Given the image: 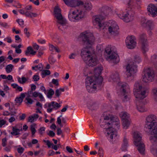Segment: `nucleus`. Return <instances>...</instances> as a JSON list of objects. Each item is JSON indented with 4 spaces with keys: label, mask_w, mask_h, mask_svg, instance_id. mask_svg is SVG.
Returning <instances> with one entry per match:
<instances>
[{
    "label": "nucleus",
    "mask_w": 157,
    "mask_h": 157,
    "mask_svg": "<svg viewBox=\"0 0 157 157\" xmlns=\"http://www.w3.org/2000/svg\"><path fill=\"white\" fill-rule=\"evenodd\" d=\"M130 120H122V126L124 129H127L130 124Z\"/></svg>",
    "instance_id": "nucleus-28"
},
{
    "label": "nucleus",
    "mask_w": 157,
    "mask_h": 157,
    "mask_svg": "<svg viewBox=\"0 0 157 157\" xmlns=\"http://www.w3.org/2000/svg\"><path fill=\"white\" fill-rule=\"evenodd\" d=\"M151 151L155 156L157 157V145L153 144L151 147Z\"/></svg>",
    "instance_id": "nucleus-25"
},
{
    "label": "nucleus",
    "mask_w": 157,
    "mask_h": 157,
    "mask_svg": "<svg viewBox=\"0 0 157 157\" xmlns=\"http://www.w3.org/2000/svg\"><path fill=\"white\" fill-rule=\"evenodd\" d=\"M30 129L32 132V135H34L36 132V130L34 127L33 125H31Z\"/></svg>",
    "instance_id": "nucleus-40"
},
{
    "label": "nucleus",
    "mask_w": 157,
    "mask_h": 157,
    "mask_svg": "<svg viewBox=\"0 0 157 157\" xmlns=\"http://www.w3.org/2000/svg\"><path fill=\"white\" fill-rule=\"evenodd\" d=\"M18 11L21 14L25 15L26 17L31 18L36 17L37 16V14L36 13L31 12L29 11H25L24 9L19 10Z\"/></svg>",
    "instance_id": "nucleus-20"
},
{
    "label": "nucleus",
    "mask_w": 157,
    "mask_h": 157,
    "mask_svg": "<svg viewBox=\"0 0 157 157\" xmlns=\"http://www.w3.org/2000/svg\"><path fill=\"white\" fill-rule=\"evenodd\" d=\"M0 25L4 28L8 26V24L6 23L2 22H0Z\"/></svg>",
    "instance_id": "nucleus-61"
},
{
    "label": "nucleus",
    "mask_w": 157,
    "mask_h": 157,
    "mask_svg": "<svg viewBox=\"0 0 157 157\" xmlns=\"http://www.w3.org/2000/svg\"><path fill=\"white\" fill-rule=\"evenodd\" d=\"M104 120V121L102 122H100L101 127L103 129V131L107 138L110 141H112L113 138L117 136V132L113 127L119 129L120 121L117 117L110 115L105 116Z\"/></svg>",
    "instance_id": "nucleus-3"
},
{
    "label": "nucleus",
    "mask_w": 157,
    "mask_h": 157,
    "mask_svg": "<svg viewBox=\"0 0 157 157\" xmlns=\"http://www.w3.org/2000/svg\"><path fill=\"white\" fill-rule=\"evenodd\" d=\"M33 90H28V91L27 92V96H28V97H31V95L32 94L33 92Z\"/></svg>",
    "instance_id": "nucleus-59"
},
{
    "label": "nucleus",
    "mask_w": 157,
    "mask_h": 157,
    "mask_svg": "<svg viewBox=\"0 0 157 157\" xmlns=\"http://www.w3.org/2000/svg\"><path fill=\"white\" fill-rule=\"evenodd\" d=\"M99 152L98 153V155L100 157H102L103 155V150L102 148H100L99 149Z\"/></svg>",
    "instance_id": "nucleus-49"
},
{
    "label": "nucleus",
    "mask_w": 157,
    "mask_h": 157,
    "mask_svg": "<svg viewBox=\"0 0 157 157\" xmlns=\"http://www.w3.org/2000/svg\"><path fill=\"white\" fill-rule=\"evenodd\" d=\"M32 6L31 5H29L26 6L24 8V9L25 10V11H28L29 10H30L32 9Z\"/></svg>",
    "instance_id": "nucleus-44"
},
{
    "label": "nucleus",
    "mask_w": 157,
    "mask_h": 157,
    "mask_svg": "<svg viewBox=\"0 0 157 157\" xmlns=\"http://www.w3.org/2000/svg\"><path fill=\"white\" fill-rule=\"evenodd\" d=\"M128 146H126L124 145H123L121 148V149L122 151H127V147Z\"/></svg>",
    "instance_id": "nucleus-62"
},
{
    "label": "nucleus",
    "mask_w": 157,
    "mask_h": 157,
    "mask_svg": "<svg viewBox=\"0 0 157 157\" xmlns=\"http://www.w3.org/2000/svg\"><path fill=\"white\" fill-rule=\"evenodd\" d=\"M30 97H28L27 96L25 100L27 101L26 102V104H32L33 102H34L30 98Z\"/></svg>",
    "instance_id": "nucleus-35"
},
{
    "label": "nucleus",
    "mask_w": 157,
    "mask_h": 157,
    "mask_svg": "<svg viewBox=\"0 0 157 157\" xmlns=\"http://www.w3.org/2000/svg\"><path fill=\"white\" fill-rule=\"evenodd\" d=\"M39 93H38L36 91H35L33 93L32 97L34 98H36L38 96V95H39Z\"/></svg>",
    "instance_id": "nucleus-63"
},
{
    "label": "nucleus",
    "mask_w": 157,
    "mask_h": 157,
    "mask_svg": "<svg viewBox=\"0 0 157 157\" xmlns=\"http://www.w3.org/2000/svg\"><path fill=\"white\" fill-rule=\"evenodd\" d=\"M141 60L140 57L139 56L136 55L134 57V62H130L128 64L126 68L128 76H133L137 71L136 64L139 63Z\"/></svg>",
    "instance_id": "nucleus-7"
},
{
    "label": "nucleus",
    "mask_w": 157,
    "mask_h": 157,
    "mask_svg": "<svg viewBox=\"0 0 157 157\" xmlns=\"http://www.w3.org/2000/svg\"><path fill=\"white\" fill-rule=\"evenodd\" d=\"M52 82L56 86L59 85V82L58 79H52Z\"/></svg>",
    "instance_id": "nucleus-52"
},
{
    "label": "nucleus",
    "mask_w": 157,
    "mask_h": 157,
    "mask_svg": "<svg viewBox=\"0 0 157 157\" xmlns=\"http://www.w3.org/2000/svg\"><path fill=\"white\" fill-rule=\"evenodd\" d=\"M35 120L33 118V117L31 116H29L28 117V121L29 122H30L31 123H32Z\"/></svg>",
    "instance_id": "nucleus-53"
},
{
    "label": "nucleus",
    "mask_w": 157,
    "mask_h": 157,
    "mask_svg": "<svg viewBox=\"0 0 157 157\" xmlns=\"http://www.w3.org/2000/svg\"><path fill=\"white\" fill-rule=\"evenodd\" d=\"M154 97L155 100L157 101V88L154 89L152 90Z\"/></svg>",
    "instance_id": "nucleus-38"
},
{
    "label": "nucleus",
    "mask_w": 157,
    "mask_h": 157,
    "mask_svg": "<svg viewBox=\"0 0 157 157\" xmlns=\"http://www.w3.org/2000/svg\"><path fill=\"white\" fill-rule=\"evenodd\" d=\"M54 94V90L52 89H50L48 91L47 96L49 98H51Z\"/></svg>",
    "instance_id": "nucleus-33"
},
{
    "label": "nucleus",
    "mask_w": 157,
    "mask_h": 157,
    "mask_svg": "<svg viewBox=\"0 0 157 157\" xmlns=\"http://www.w3.org/2000/svg\"><path fill=\"white\" fill-rule=\"evenodd\" d=\"M37 70H38L40 71H42L43 69V67L42 64L40 63L38 65L35 66Z\"/></svg>",
    "instance_id": "nucleus-39"
},
{
    "label": "nucleus",
    "mask_w": 157,
    "mask_h": 157,
    "mask_svg": "<svg viewBox=\"0 0 157 157\" xmlns=\"http://www.w3.org/2000/svg\"><path fill=\"white\" fill-rule=\"evenodd\" d=\"M102 70L101 67H97L94 69V76L87 77L86 78V86L89 92L95 93L101 86L103 80V78L100 76Z\"/></svg>",
    "instance_id": "nucleus-4"
},
{
    "label": "nucleus",
    "mask_w": 157,
    "mask_h": 157,
    "mask_svg": "<svg viewBox=\"0 0 157 157\" xmlns=\"http://www.w3.org/2000/svg\"><path fill=\"white\" fill-rule=\"evenodd\" d=\"M110 77L114 82H118L119 80V74L117 72L113 73L111 75Z\"/></svg>",
    "instance_id": "nucleus-27"
},
{
    "label": "nucleus",
    "mask_w": 157,
    "mask_h": 157,
    "mask_svg": "<svg viewBox=\"0 0 157 157\" xmlns=\"http://www.w3.org/2000/svg\"><path fill=\"white\" fill-rule=\"evenodd\" d=\"M124 3H126L128 6H135L138 8L141 4V2L140 0H136L135 2H132V0H124Z\"/></svg>",
    "instance_id": "nucleus-22"
},
{
    "label": "nucleus",
    "mask_w": 157,
    "mask_h": 157,
    "mask_svg": "<svg viewBox=\"0 0 157 157\" xmlns=\"http://www.w3.org/2000/svg\"><path fill=\"white\" fill-rule=\"evenodd\" d=\"M49 61L50 63L51 64H53L56 61V60L52 56H51L49 58Z\"/></svg>",
    "instance_id": "nucleus-36"
},
{
    "label": "nucleus",
    "mask_w": 157,
    "mask_h": 157,
    "mask_svg": "<svg viewBox=\"0 0 157 157\" xmlns=\"http://www.w3.org/2000/svg\"><path fill=\"white\" fill-rule=\"evenodd\" d=\"M17 21L21 26H22L24 25V21L22 19H18L17 20Z\"/></svg>",
    "instance_id": "nucleus-45"
},
{
    "label": "nucleus",
    "mask_w": 157,
    "mask_h": 157,
    "mask_svg": "<svg viewBox=\"0 0 157 157\" xmlns=\"http://www.w3.org/2000/svg\"><path fill=\"white\" fill-rule=\"evenodd\" d=\"M105 52L109 55L108 59L110 62L115 64L119 62L120 60L118 56L117 53L111 50L110 47H107Z\"/></svg>",
    "instance_id": "nucleus-12"
},
{
    "label": "nucleus",
    "mask_w": 157,
    "mask_h": 157,
    "mask_svg": "<svg viewBox=\"0 0 157 157\" xmlns=\"http://www.w3.org/2000/svg\"><path fill=\"white\" fill-rule=\"evenodd\" d=\"M83 6L85 10L88 11L90 10L93 7L91 3L87 0H84Z\"/></svg>",
    "instance_id": "nucleus-23"
},
{
    "label": "nucleus",
    "mask_w": 157,
    "mask_h": 157,
    "mask_svg": "<svg viewBox=\"0 0 157 157\" xmlns=\"http://www.w3.org/2000/svg\"><path fill=\"white\" fill-rule=\"evenodd\" d=\"M7 40V41L9 43H11L12 42V40L11 39L10 37H7L5 38L4 39V40Z\"/></svg>",
    "instance_id": "nucleus-51"
},
{
    "label": "nucleus",
    "mask_w": 157,
    "mask_h": 157,
    "mask_svg": "<svg viewBox=\"0 0 157 157\" xmlns=\"http://www.w3.org/2000/svg\"><path fill=\"white\" fill-rule=\"evenodd\" d=\"M15 101L17 103H21L23 101L22 99L19 97L17 98Z\"/></svg>",
    "instance_id": "nucleus-50"
},
{
    "label": "nucleus",
    "mask_w": 157,
    "mask_h": 157,
    "mask_svg": "<svg viewBox=\"0 0 157 157\" xmlns=\"http://www.w3.org/2000/svg\"><path fill=\"white\" fill-rule=\"evenodd\" d=\"M61 121L62 119L59 117H58L57 119V122L58 124L60 125L62 127L63 125L61 124Z\"/></svg>",
    "instance_id": "nucleus-64"
},
{
    "label": "nucleus",
    "mask_w": 157,
    "mask_h": 157,
    "mask_svg": "<svg viewBox=\"0 0 157 157\" xmlns=\"http://www.w3.org/2000/svg\"><path fill=\"white\" fill-rule=\"evenodd\" d=\"M145 130L152 135L150 138L151 141L153 143H157V117L154 115L148 116L146 119L144 126Z\"/></svg>",
    "instance_id": "nucleus-6"
},
{
    "label": "nucleus",
    "mask_w": 157,
    "mask_h": 157,
    "mask_svg": "<svg viewBox=\"0 0 157 157\" xmlns=\"http://www.w3.org/2000/svg\"><path fill=\"white\" fill-rule=\"evenodd\" d=\"M45 128L44 127L40 128L38 130V131L40 134L42 135L45 131Z\"/></svg>",
    "instance_id": "nucleus-43"
},
{
    "label": "nucleus",
    "mask_w": 157,
    "mask_h": 157,
    "mask_svg": "<svg viewBox=\"0 0 157 157\" xmlns=\"http://www.w3.org/2000/svg\"><path fill=\"white\" fill-rule=\"evenodd\" d=\"M24 33L27 37H29L30 36V33L28 31V29L27 28L24 29Z\"/></svg>",
    "instance_id": "nucleus-46"
},
{
    "label": "nucleus",
    "mask_w": 157,
    "mask_h": 157,
    "mask_svg": "<svg viewBox=\"0 0 157 157\" xmlns=\"http://www.w3.org/2000/svg\"><path fill=\"white\" fill-rule=\"evenodd\" d=\"M43 141L46 143V145L48 146V147L50 148L52 146V143H51L50 141L48 140H44Z\"/></svg>",
    "instance_id": "nucleus-42"
},
{
    "label": "nucleus",
    "mask_w": 157,
    "mask_h": 157,
    "mask_svg": "<svg viewBox=\"0 0 157 157\" xmlns=\"http://www.w3.org/2000/svg\"><path fill=\"white\" fill-rule=\"evenodd\" d=\"M66 149L67 151L70 153H72L73 152L71 148L68 146L66 147Z\"/></svg>",
    "instance_id": "nucleus-56"
},
{
    "label": "nucleus",
    "mask_w": 157,
    "mask_h": 157,
    "mask_svg": "<svg viewBox=\"0 0 157 157\" xmlns=\"http://www.w3.org/2000/svg\"><path fill=\"white\" fill-rule=\"evenodd\" d=\"M22 131L21 124H17L12 127V131L10 134L13 136L20 135L21 134L20 132Z\"/></svg>",
    "instance_id": "nucleus-18"
},
{
    "label": "nucleus",
    "mask_w": 157,
    "mask_h": 157,
    "mask_svg": "<svg viewBox=\"0 0 157 157\" xmlns=\"http://www.w3.org/2000/svg\"><path fill=\"white\" fill-rule=\"evenodd\" d=\"M125 43L128 48L132 49L134 48L136 44L134 36H131L127 37L125 40Z\"/></svg>",
    "instance_id": "nucleus-17"
},
{
    "label": "nucleus",
    "mask_w": 157,
    "mask_h": 157,
    "mask_svg": "<svg viewBox=\"0 0 157 157\" xmlns=\"http://www.w3.org/2000/svg\"><path fill=\"white\" fill-rule=\"evenodd\" d=\"M141 24L144 27L151 30L153 25V21L151 20L147 21L145 18H142L141 22Z\"/></svg>",
    "instance_id": "nucleus-19"
},
{
    "label": "nucleus",
    "mask_w": 157,
    "mask_h": 157,
    "mask_svg": "<svg viewBox=\"0 0 157 157\" xmlns=\"http://www.w3.org/2000/svg\"><path fill=\"white\" fill-rule=\"evenodd\" d=\"M85 15V12L81 9H76L74 11H70L68 15L69 20L73 22L79 21Z\"/></svg>",
    "instance_id": "nucleus-9"
},
{
    "label": "nucleus",
    "mask_w": 157,
    "mask_h": 157,
    "mask_svg": "<svg viewBox=\"0 0 157 157\" xmlns=\"http://www.w3.org/2000/svg\"><path fill=\"white\" fill-rule=\"evenodd\" d=\"M48 135L51 137H53L55 136V134L53 131L50 130Z\"/></svg>",
    "instance_id": "nucleus-55"
},
{
    "label": "nucleus",
    "mask_w": 157,
    "mask_h": 157,
    "mask_svg": "<svg viewBox=\"0 0 157 157\" xmlns=\"http://www.w3.org/2000/svg\"><path fill=\"white\" fill-rule=\"evenodd\" d=\"M15 39L16 41H19V42L21 41V39L19 35H16L15 36Z\"/></svg>",
    "instance_id": "nucleus-60"
},
{
    "label": "nucleus",
    "mask_w": 157,
    "mask_h": 157,
    "mask_svg": "<svg viewBox=\"0 0 157 157\" xmlns=\"http://www.w3.org/2000/svg\"><path fill=\"white\" fill-rule=\"evenodd\" d=\"M120 116L123 120H130L129 118V114L126 112H121L120 114Z\"/></svg>",
    "instance_id": "nucleus-24"
},
{
    "label": "nucleus",
    "mask_w": 157,
    "mask_h": 157,
    "mask_svg": "<svg viewBox=\"0 0 157 157\" xmlns=\"http://www.w3.org/2000/svg\"><path fill=\"white\" fill-rule=\"evenodd\" d=\"M29 1L32 2L36 6H38L40 4L39 1H34V0H29Z\"/></svg>",
    "instance_id": "nucleus-57"
},
{
    "label": "nucleus",
    "mask_w": 157,
    "mask_h": 157,
    "mask_svg": "<svg viewBox=\"0 0 157 157\" xmlns=\"http://www.w3.org/2000/svg\"><path fill=\"white\" fill-rule=\"evenodd\" d=\"M133 137L135 145L137 147L139 153L143 155L144 154L145 145L142 140V136L140 133L137 131L134 132Z\"/></svg>",
    "instance_id": "nucleus-8"
},
{
    "label": "nucleus",
    "mask_w": 157,
    "mask_h": 157,
    "mask_svg": "<svg viewBox=\"0 0 157 157\" xmlns=\"http://www.w3.org/2000/svg\"><path fill=\"white\" fill-rule=\"evenodd\" d=\"M61 11L60 9L58 6H55L54 9V15L57 20V23L63 25L66 24V21L63 19Z\"/></svg>",
    "instance_id": "nucleus-13"
},
{
    "label": "nucleus",
    "mask_w": 157,
    "mask_h": 157,
    "mask_svg": "<svg viewBox=\"0 0 157 157\" xmlns=\"http://www.w3.org/2000/svg\"><path fill=\"white\" fill-rule=\"evenodd\" d=\"M61 105L60 103H58L56 101H52L50 102H47L44 105L45 108H47V112L51 113L53 110H56L58 109Z\"/></svg>",
    "instance_id": "nucleus-14"
},
{
    "label": "nucleus",
    "mask_w": 157,
    "mask_h": 157,
    "mask_svg": "<svg viewBox=\"0 0 157 157\" xmlns=\"http://www.w3.org/2000/svg\"><path fill=\"white\" fill-rule=\"evenodd\" d=\"M13 67V66L12 64L7 65L5 68L6 72L8 73L12 71Z\"/></svg>",
    "instance_id": "nucleus-30"
},
{
    "label": "nucleus",
    "mask_w": 157,
    "mask_h": 157,
    "mask_svg": "<svg viewBox=\"0 0 157 157\" xmlns=\"http://www.w3.org/2000/svg\"><path fill=\"white\" fill-rule=\"evenodd\" d=\"M50 71L48 70H42L41 73L42 77L43 78H44L47 75H50Z\"/></svg>",
    "instance_id": "nucleus-31"
},
{
    "label": "nucleus",
    "mask_w": 157,
    "mask_h": 157,
    "mask_svg": "<svg viewBox=\"0 0 157 157\" xmlns=\"http://www.w3.org/2000/svg\"><path fill=\"white\" fill-rule=\"evenodd\" d=\"M33 78L34 81H37L39 79V77L38 75H34L33 77Z\"/></svg>",
    "instance_id": "nucleus-54"
},
{
    "label": "nucleus",
    "mask_w": 157,
    "mask_h": 157,
    "mask_svg": "<svg viewBox=\"0 0 157 157\" xmlns=\"http://www.w3.org/2000/svg\"><path fill=\"white\" fill-rule=\"evenodd\" d=\"M148 92L147 90L143 87L139 82H136L135 84L133 92L136 98L137 108L140 112H143L147 111L142 100L146 97V93Z\"/></svg>",
    "instance_id": "nucleus-5"
},
{
    "label": "nucleus",
    "mask_w": 157,
    "mask_h": 157,
    "mask_svg": "<svg viewBox=\"0 0 157 157\" xmlns=\"http://www.w3.org/2000/svg\"><path fill=\"white\" fill-rule=\"evenodd\" d=\"M117 87L120 89L121 92L124 96L123 101H126L129 100L130 90L128 85L124 82H119L118 83Z\"/></svg>",
    "instance_id": "nucleus-10"
},
{
    "label": "nucleus",
    "mask_w": 157,
    "mask_h": 157,
    "mask_svg": "<svg viewBox=\"0 0 157 157\" xmlns=\"http://www.w3.org/2000/svg\"><path fill=\"white\" fill-rule=\"evenodd\" d=\"M107 9H108L107 6H103L100 9L101 11L100 14L93 17V24L94 25H98L100 29H108L107 33L110 35L117 36L119 33V27L115 21H110L106 24L104 22L103 20L109 14Z\"/></svg>",
    "instance_id": "nucleus-2"
},
{
    "label": "nucleus",
    "mask_w": 157,
    "mask_h": 157,
    "mask_svg": "<svg viewBox=\"0 0 157 157\" xmlns=\"http://www.w3.org/2000/svg\"><path fill=\"white\" fill-rule=\"evenodd\" d=\"M2 145L3 147H5L6 145V138H4L2 139Z\"/></svg>",
    "instance_id": "nucleus-58"
},
{
    "label": "nucleus",
    "mask_w": 157,
    "mask_h": 157,
    "mask_svg": "<svg viewBox=\"0 0 157 157\" xmlns=\"http://www.w3.org/2000/svg\"><path fill=\"white\" fill-rule=\"evenodd\" d=\"M17 150L19 153L21 154L23 152L24 148L22 147H19L17 149Z\"/></svg>",
    "instance_id": "nucleus-47"
},
{
    "label": "nucleus",
    "mask_w": 157,
    "mask_h": 157,
    "mask_svg": "<svg viewBox=\"0 0 157 157\" xmlns=\"http://www.w3.org/2000/svg\"><path fill=\"white\" fill-rule=\"evenodd\" d=\"M61 94V92L59 91V90L57 89L55 91V94L56 97H59Z\"/></svg>",
    "instance_id": "nucleus-48"
},
{
    "label": "nucleus",
    "mask_w": 157,
    "mask_h": 157,
    "mask_svg": "<svg viewBox=\"0 0 157 157\" xmlns=\"http://www.w3.org/2000/svg\"><path fill=\"white\" fill-rule=\"evenodd\" d=\"M49 49L50 51H52V52H53L54 50L58 53L60 52V50L58 47L54 46L52 44L49 45Z\"/></svg>",
    "instance_id": "nucleus-29"
},
{
    "label": "nucleus",
    "mask_w": 157,
    "mask_h": 157,
    "mask_svg": "<svg viewBox=\"0 0 157 157\" xmlns=\"http://www.w3.org/2000/svg\"><path fill=\"white\" fill-rule=\"evenodd\" d=\"M144 75L143 81L145 82L152 81L154 77V73L153 70L150 68H145L144 70Z\"/></svg>",
    "instance_id": "nucleus-11"
},
{
    "label": "nucleus",
    "mask_w": 157,
    "mask_h": 157,
    "mask_svg": "<svg viewBox=\"0 0 157 157\" xmlns=\"http://www.w3.org/2000/svg\"><path fill=\"white\" fill-rule=\"evenodd\" d=\"M140 42L141 44L143 52L144 53L148 50L147 37L145 34L143 33L140 35Z\"/></svg>",
    "instance_id": "nucleus-16"
},
{
    "label": "nucleus",
    "mask_w": 157,
    "mask_h": 157,
    "mask_svg": "<svg viewBox=\"0 0 157 157\" xmlns=\"http://www.w3.org/2000/svg\"><path fill=\"white\" fill-rule=\"evenodd\" d=\"M148 11L153 17L157 15V7L152 4H150L147 8Z\"/></svg>",
    "instance_id": "nucleus-21"
},
{
    "label": "nucleus",
    "mask_w": 157,
    "mask_h": 157,
    "mask_svg": "<svg viewBox=\"0 0 157 157\" xmlns=\"http://www.w3.org/2000/svg\"><path fill=\"white\" fill-rule=\"evenodd\" d=\"M117 15L120 18L122 19L124 21L128 22L133 20L134 13L131 11H128L126 13H123Z\"/></svg>",
    "instance_id": "nucleus-15"
},
{
    "label": "nucleus",
    "mask_w": 157,
    "mask_h": 157,
    "mask_svg": "<svg viewBox=\"0 0 157 157\" xmlns=\"http://www.w3.org/2000/svg\"><path fill=\"white\" fill-rule=\"evenodd\" d=\"M80 37L84 45L88 46L82 48L81 51V55L86 64L90 67L96 66L98 61L95 55L92 54L88 48L90 47L95 41V38L93 33L88 31H86L80 34Z\"/></svg>",
    "instance_id": "nucleus-1"
},
{
    "label": "nucleus",
    "mask_w": 157,
    "mask_h": 157,
    "mask_svg": "<svg viewBox=\"0 0 157 157\" xmlns=\"http://www.w3.org/2000/svg\"><path fill=\"white\" fill-rule=\"evenodd\" d=\"M86 100H84V103H86L88 106L89 105V106H90L93 105V103L91 102V101L88 98H86Z\"/></svg>",
    "instance_id": "nucleus-34"
},
{
    "label": "nucleus",
    "mask_w": 157,
    "mask_h": 157,
    "mask_svg": "<svg viewBox=\"0 0 157 157\" xmlns=\"http://www.w3.org/2000/svg\"><path fill=\"white\" fill-rule=\"evenodd\" d=\"M21 78H20L19 77L18 78V82L21 84H23V83L25 82L27 80L26 78L24 77H22L21 78Z\"/></svg>",
    "instance_id": "nucleus-37"
},
{
    "label": "nucleus",
    "mask_w": 157,
    "mask_h": 157,
    "mask_svg": "<svg viewBox=\"0 0 157 157\" xmlns=\"http://www.w3.org/2000/svg\"><path fill=\"white\" fill-rule=\"evenodd\" d=\"M32 50V48L31 46H29L27 47V50L25 52V54L26 56H28L29 52L31 50Z\"/></svg>",
    "instance_id": "nucleus-41"
},
{
    "label": "nucleus",
    "mask_w": 157,
    "mask_h": 157,
    "mask_svg": "<svg viewBox=\"0 0 157 157\" xmlns=\"http://www.w3.org/2000/svg\"><path fill=\"white\" fill-rule=\"evenodd\" d=\"M75 0H63L65 3L68 6L75 7Z\"/></svg>",
    "instance_id": "nucleus-26"
},
{
    "label": "nucleus",
    "mask_w": 157,
    "mask_h": 157,
    "mask_svg": "<svg viewBox=\"0 0 157 157\" xmlns=\"http://www.w3.org/2000/svg\"><path fill=\"white\" fill-rule=\"evenodd\" d=\"M151 61L154 63V64L156 65H157V56L154 55L152 56L151 58Z\"/></svg>",
    "instance_id": "nucleus-32"
}]
</instances>
